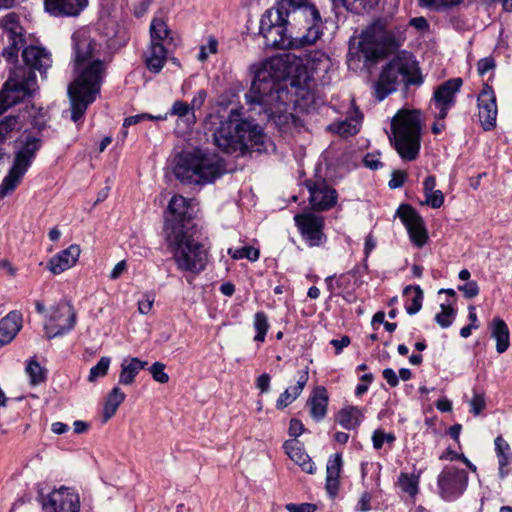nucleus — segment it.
Segmentation results:
<instances>
[{"instance_id": "obj_29", "label": "nucleus", "mask_w": 512, "mask_h": 512, "mask_svg": "<svg viewBox=\"0 0 512 512\" xmlns=\"http://www.w3.org/2000/svg\"><path fill=\"white\" fill-rule=\"evenodd\" d=\"M491 337L496 341V351L499 354L507 351L510 345V332L506 322L496 317L489 324Z\"/></svg>"}, {"instance_id": "obj_57", "label": "nucleus", "mask_w": 512, "mask_h": 512, "mask_svg": "<svg viewBox=\"0 0 512 512\" xmlns=\"http://www.w3.org/2000/svg\"><path fill=\"white\" fill-rule=\"evenodd\" d=\"M485 406L486 402L484 394H475L473 398L470 400L471 412L474 415H479L485 408Z\"/></svg>"}, {"instance_id": "obj_13", "label": "nucleus", "mask_w": 512, "mask_h": 512, "mask_svg": "<svg viewBox=\"0 0 512 512\" xmlns=\"http://www.w3.org/2000/svg\"><path fill=\"white\" fill-rule=\"evenodd\" d=\"M76 311L69 302H59L50 309L44 324L46 337L52 339L71 331L76 324Z\"/></svg>"}, {"instance_id": "obj_34", "label": "nucleus", "mask_w": 512, "mask_h": 512, "mask_svg": "<svg viewBox=\"0 0 512 512\" xmlns=\"http://www.w3.org/2000/svg\"><path fill=\"white\" fill-rule=\"evenodd\" d=\"M335 7H343L347 11L361 14L378 6L380 0H331Z\"/></svg>"}, {"instance_id": "obj_35", "label": "nucleus", "mask_w": 512, "mask_h": 512, "mask_svg": "<svg viewBox=\"0 0 512 512\" xmlns=\"http://www.w3.org/2000/svg\"><path fill=\"white\" fill-rule=\"evenodd\" d=\"M125 393L119 387H114L108 394L103 408L104 421L109 420L117 411L118 407L125 400Z\"/></svg>"}, {"instance_id": "obj_16", "label": "nucleus", "mask_w": 512, "mask_h": 512, "mask_svg": "<svg viewBox=\"0 0 512 512\" xmlns=\"http://www.w3.org/2000/svg\"><path fill=\"white\" fill-rule=\"evenodd\" d=\"M294 221L301 235L310 246H319L325 241L323 217L312 213H303L296 214Z\"/></svg>"}, {"instance_id": "obj_17", "label": "nucleus", "mask_w": 512, "mask_h": 512, "mask_svg": "<svg viewBox=\"0 0 512 512\" xmlns=\"http://www.w3.org/2000/svg\"><path fill=\"white\" fill-rule=\"evenodd\" d=\"M397 215L405 225L413 244L419 248L424 246L428 240V233L422 217L416 210L410 205H401Z\"/></svg>"}, {"instance_id": "obj_55", "label": "nucleus", "mask_w": 512, "mask_h": 512, "mask_svg": "<svg viewBox=\"0 0 512 512\" xmlns=\"http://www.w3.org/2000/svg\"><path fill=\"white\" fill-rule=\"evenodd\" d=\"M190 112L192 113L189 104L183 101H175L172 105L170 114L178 117H185L189 115Z\"/></svg>"}, {"instance_id": "obj_54", "label": "nucleus", "mask_w": 512, "mask_h": 512, "mask_svg": "<svg viewBox=\"0 0 512 512\" xmlns=\"http://www.w3.org/2000/svg\"><path fill=\"white\" fill-rule=\"evenodd\" d=\"M155 296L151 293H146L143 295V298L138 301V311L141 314H148L154 304Z\"/></svg>"}, {"instance_id": "obj_21", "label": "nucleus", "mask_w": 512, "mask_h": 512, "mask_svg": "<svg viewBox=\"0 0 512 512\" xmlns=\"http://www.w3.org/2000/svg\"><path fill=\"white\" fill-rule=\"evenodd\" d=\"M89 0H44L45 11L54 17H77Z\"/></svg>"}, {"instance_id": "obj_45", "label": "nucleus", "mask_w": 512, "mask_h": 512, "mask_svg": "<svg viewBox=\"0 0 512 512\" xmlns=\"http://www.w3.org/2000/svg\"><path fill=\"white\" fill-rule=\"evenodd\" d=\"M32 385H38L45 380V373L40 364L36 361H30L26 367Z\"/></svg>"}, {"instance_id": "obj_1", "label": "nucleus", "mask_w": 512, "mask_h": 512, "mask_svg": "<svg viewBox=\"0 0 512 512\" xmlns=\"http://www.w3.org/2000/svg\"><path fill=\"white\" fill-rule=\"evenodd\" d=\"M266 46L280 49L313 45L323 34L320 12L310 0H277L261 18Z\"/></svg>"}, {"instance_id": "obj_3", "label": "nucleus", "mask_w": 512, "mask_h": 512, "mask_svg": "<svg viewBox=\"0 0 512 512\" xmlns=\"http://www.w3.org/2000/svg\"><path fill=\"white\" fill-rule=\"evenodd\" d=\"M291 56H275L266 60L255 72L251 88L246 94L247 102L260 107L267 119L287 120L284 112L287 111L289 92L281 80L290 74Z\"/></svg>"}, {"instance_id": "obj_12", "label": "nucleus", "mask_w": 512, "mask_h": 512, "mask_svg": "<svg viewBox=\"0 0 512 512\" xmlns=\"http://www.w3.org/2000/svg\"><path fill=\"white\" fill-rule=\"evenodd\" d=\"M468 472L465 469L448 465L437 477L438 494L444 501H455L468 486Z\"/></svg>"}, {"instance_id": "obj_37", "label": "nucleus", "mask_w": 512, "mask_h": 512, "mask_svg": "<svg viewBox=\"0 0 512 512\" xmlns=\"http://www.w3.org/2000/svg\"><path fill=\"white\" fill-rule=\"evenodd\" d=\"M23 121L19 116H7L0 121V142L12 136L23 128Z\"/></svg>"}, {"instance_id": "obj_8", "label": "nucleus", "mask_w": 512, "mask_h": 512, "mask_svg": "<svg viewBox=\"0 0 512 512\" xmlns=\"http://www.w3.org/2000/svg\"><path fill=\"white\" fill-rule=\"evenodd\" d=\"M421 115L418 110L402 109L392 118L390 142L405 161H414L421 147Z\"/></svg>"}, {"instance_id": "obj_38", "label": "nucleus", "mask_w": 512, "mask_h": 512, "mask_svg": "<svg viewBox=\"0 0 512 512\" xmlns=\"http://www.w3.org/2000/svg\"><path fill=\"white\" fill-rule=\"evenodd\" d=\"M403 294L405 296L413 294V296L411 297V303L409 305H406V312L409 315H414L417 312H419L422 308L423 301V291L420 288V286H406L404 288Z\"/></svg>"}, {"instance_id": "obj_28", "label": "nucleus", "mask_w": 512, "mask_h": 512, "mask_svg": "<svg viewBox=\"0 0 512 512\" xmlns=\"http://www.w3.org/2000/svg\"><path fill=\"white\" fill-rule=\"evenodd\" d=\"M342 455L336 453L328 459L326 466V490L334 497L339 488V476L342 467Z\"/></svg>"}, {"instance_id": "obj_5", "label": "nucleus", "mask_w": 512, "mask_h": 512, "mask_svg": "<svg viewBox=\"0 0 512 512\" xmlns=\"http://www.w3.org/2000/svg\"><path fill=\"white\" fill-rule=\"evenodd\" d=\"M405 40V29L389 18L375 19L362 32L357 51L350 48L347 54V65L357 69L360 54L365 61L375 62L396 51Z\"/></svg>"}, {"instance_id": "obj_59", "label": "nucleus", "mask_w": 512, "mask_h": 512, "mask_svg": "<svg viewBox=\"0 0 512 512\" xmlns=\"http://www.w3.org/2000/svg\"><path fill=\"white\" fill-rule=\"evenodd\" d=\"M495 67L494 59L491 57H486L483 59H480L477 63V71L479 75H484L491 69Z\"/></svg>"}, {"instance_id": "obj_27", "label": "nucleus", "mask_w": 512, "mask_h": 512, "mask_svg": "<svg viewBox=\"0 0 512 512\" xmlns=\"http://www.w3.org/2000/svg\"><path fill=\"white\" fill-rule=\"evenodd\" d=\"M284 448L289 458L299 465L304 472L313 473L314 463L296 439L286 441Z\"/></svg>"}, {"instance_id": "obj_47", "label": "nucleus", "mask_w": 512, "mask_h": 512, "mask_svg": "<svg viewBox=\"0 0 512 512\" xmlns=\"http://www.w3.org/2000/svg\"><path fill=\"white\" fill-rule=\"evenodd\" d=\"M149 371L155 381L161 384H165L169 381V376L165 372V364L155 362L150 366Z\"/></svg>"}, {"instance_id": "obj_49", "label": "nucleus", "mask_w": 512, "mask_h": 512, "mask_svg": "<svg viewBox=\"0 0 512 512\" xmlns=\"http://www.w3.org/2000/svg\"><path fill=\"white\" fill-rule=\"evenodd\" d=\"M165 119H166V116H162V115L153 116L148 113H142V114H137V115L125 118L123 127L126 128L131 125H135L143 120H165Z\"/></svg>"}, {"instance_id": "obj_33", "label": "nucleus", "mask_w": 512, "mask_h": 512, "mask_svg": "<svg viewBox=\"0 0 512 512\" xmlns=\"http://www.w3.org/2000/svg\"><path fill=\"white\" fill-rule=\"evenodd\" d=\"M436 179L434 176H428L423 183V192L425 195V204L433 209L440 208L444 203V194L435 189Z\"/></svg>"}, {"instance_id": "obj_19", "label": "nucleus", "mask_w": 512, "mask_h": 512, "mask_svg": "<svg viewBox=\"0 0 512 512\" xmlns=\"http://www.w3.org/2000/svg\"><path fill=\"white\" fill-rule=\"evenodd\" d=\"M44 512H79V495L68 487L52 491L43 504Z\"/></svg>"}, {"instance_id": "obj_10", "label": "nucleus", "mask_w": 512, "mask_h": 512, "mask_svg": "<svg viewBox=\"0 0 512 512\" xmlns=\"http://www.w3.org/2000/svg\"><path fill=\"white\" fill-rule=\"evenodd\" d=\"M42 146V140L28 135L21 142L15 152L13 165L0 184V199L11 194L20 184L22 178L32 165L37 152Z\"/></svg>"}, {"instance_id": "obj_11", "label": "nucleus", "mask_w": 512, "mask_h": 512, "mask_svg": "<svg viewBox=\"0 0 512 512\" xmlns=\"http://www.w3.org/2000/svg\"><path fill=\"white\" fill-rule=\"evenodd\" d=\"M213 119L212 124L216 125L213 131L214 144L226 153L242 150V133L247 124L240 123V113L232 109L227 118L215 116Z\"/></svg>"}, {"instance_id": "obj_39", "label": "nucleus", "mask_w": 512, "mask_h": 512, "mask_svg": "<svg viewBox=\"0 0 512 512\" xmlns=\"http://www.w3.org/2000/svg\"><path fill=\"white\" fill-rule=\"evenodd\" d=\"M398 485L403 492L407 493L411 497H415L418 493L419 478L407 473H400L398 477Z\"/></svg>"}, {"instance_id": "obj_36", "label": "nucleus", "mask_w": 512, "mask_h": 512, "mask_svg": "<svg viewBox=\"0 0 512 512\" xmlns=\"http://www.w3.org/2000/svg\"><path fill=\"white\" fill-rule=\"evenodd\" d=\"M240 123L247 124V128L243 130L242 149L249 145H258L263 143V133L258 125H252L250 122L241 120Z\"/></svg>"}, {"instance_id": "obj_23", "label": "nucleus", "mask_w": 512, "mask_h": 512, "mask_svg": "<svg viewBox=\"0 0 512 512\" xmlns=\"http://www.w3.org/2000/svg\"><path fill=\"white\" fill-rule=\"evenodd\" d=\"M168 211L171 215H173L175 221L178 223H170L169 221L166 224H169L170 227L173 225H179V223H183L187 220L192 219L193 217V207L188 199L181 195H174L168 205ZM167 225H165L166 227Z\"/></svg>"}, {"instance_id": "obj_40", "label": "nucleus", "mask_w": 512, "mask_h": 512, "mask_svg": "<svg viewBox=\"0 0 512 512\" xmlns=\"http://www.w3.org/2000/svg\"><path fill=\"white\" fill-rule=\"evenodd\" d=\"M253 326L257 332L254 340L261 343L264 342L269 329L268 318L264 312L259 311L254 315Z\"/></svg>"}, {"instance_id": "obj_7", "label": "nucleus", "mask_w": 512, "mask_h": 512, "mask_svg": "<svg viewBox=\"0 0 512 512\" xmlns=\"http://www.w3.org/2000/svg\"><path fill=\"white\" fill-rule=\"evenodd\" d=\"M422 77L413 55L402 51L386 63L374 83V95L379 101L395 92L400 84L419 85Z\"/></svg>"}, {"instance_id": "obj_31", "label": "nucleus", "mask_w": 512, "mask_h": 512, "mask_svg": "<svg viewBox=\"0 0 512 512\" xmlns=\"http://www.w3.org/2000/svg\"><path fill=\"white\" fill-rule=\"evenodd\" d=\"M147 361H142L137 357L125 359L121 363V371L119 375V384L131 385L135 381L136 375L147 366Z\"/></svg>"}, {"instance_id": "obj_61", "label": "nucleus", "mask_w": 512, "mask_h": 512, "mask_svg": "<svg viewBox=\"0 0 512 512\" xmlns=\"http://www.w3.org/2000/svg\"><path fill=\"white\" fill-rule=\"evenodd\" d=\"M364 165L371 170H377L382 167V162L377 154L368 153L363 159Z\"/></svg>"}, {"instance_id": "obj_51", "label": "nucleus", "mask_w": 512, "mask_h": 512, "mask_svg": "<svg viewBox=\"0 0 512 512\" xmlns=\"http://www.w3.org/2000/svg\"><path fill=\"white\" fill-rule=\"evenodd\" d=\"M298 99L296 100L297 104L299 106H303L304 108L308 109L311 105L315 104V96L314 94L304 88H301L297 92Z\"/></svg>"}, {"instance_id": "obj_26", "label": "nucleus", "mask_w": 512, "mask_h": 512, "mask_svg": "<svg viewBox=\"0 0 512 512\" xmlns=\"http://www.w3.org/2000/svg\"><path fill=\"white\" fill-rule=\"evenodd\" d=\"M309 379L308 368L301 370L297 373L296 385L287 388L276 401V407L278 409H284L295 401L302 393Z\"/></svg>"}, {"instance_id": "obj_53", "label": "nucleus", "mask_w": 512, "mask_h": 512, "mask_svg": "<svg viewBox=\"0 0 512 512\" xmlns=\"http://www.w3.org/2000/svg\"><path fill=\"white\" fill-rule=\"evenodd\" d=\"M424 5L435 9L450 8L460 4L463 0H420Z\"/></svg>"}, {"instance_id": "obj_56", "label": "nucleus", "mask_w": 512, "mask_h": 512, "mask_svg": "<svg viewBox=\"0 0 512 512\" xmlns=\"http://www.w3.org/2000/svg\"><path fill=\"white\" fill-rule=\"evenodd\" d=\"M497 458L499 463V476L500 478H504L510 471V466L512 465V454L502 455Z\"/></svg>"}, {"instance_id": "obj_15", "label": "nucleus", "mask_w": 512, "mask_h": 512, "mask_svg": "<svg viewBox=\"0 0 512 512\" xmlns=\"http://www.w3.org/2000/svg\"><path fill=\"white\" fill-rule=\"evenodd\" d=\"M463 84L461 78H452L439 85L433 94L431 106L438 111V117L446 118L448 111L456 103V95Z\"/></svg>"}, {"instance_id": "obj_43", "label": "nucleus", "mask_w": 512, "mask_h": 512, "mask_svg": "<svg viewBox=\"0 0 512 512\" xmlns=\"http://www.w3.org/2000/svg\"><path fill=\"white\" fill-rule=\"evenodd\" d=\"M228 254L236 260L247 258L250 261H256L259 259L260 252L251 246H244L236 249H228Z\"/></svg>"}, {"instance_id": "obj_6", "label": "nucleus", "mask_w": 512, "mask_h": 512, "mask_svg": "<svg viewBox=\"0 0 512 512\" xmlns=\"http://www.w3.org/2000/svg\"><path fill=\"white\" fill-rule=\"evenodd\" d=\"M226 171L224 160L216 154L200 149L183 152L175 158L173 172L185 184L205 185L213 183Z\"/></svg>"}, {"instance_id": "obj_50", "label": "nucleus", "mask_w": 512, "mask_h": 512, "mask_svg": "<svg viewBox=\"0 0 512 512\" xmlns=\"http://www.w3.org/2000/svg\"><path fill=\"white\" fill-rule=\"evenodd\" d=\"M152 0H126L127 6L133 10L137 17L144 15Z\"/></svg>"}, {"instance_id": "obj_30", "label": "nucleus", "mask_w": 512, "mask_h": 512, "mask_svg": "<svg viewBox=\"0 0 512 512\" xmlns=\"http://www.w3.org/2000/svg\"><path fill=\"white\" fill-rule=\"evenodd\" d=\"M310 415L315 421H321L327 413L328 395L324 387H317L307 401Z\"/></svg>"}, {"instance_id": "obj_60", "label": "nucleus", "mask_w": 512, "mask_h": 512, "mask_svg": "<svg viewBox=\"0 0 512 512\" xmlns=\"http://www.w3.org/2000/svg\"><path fill=\"white\" fill-rule=\"evenodd\" d=\"M495 451H496L497 457H500L502 455L512 454L510 452L509 444L501 436H498L495 439Z\"/></svg>"}, {"instance_id": "obj_63", "label": "nucleus", "mask_w": 512, "mask_h": 512, "mask_svg": "<svg viewBox=\"0 0 512 512\" xmlns=\"http://www.w3.org/2000/svg\"><path fill=\"white\" fill-rule=\"evenodd\" d=\"M382 376L391 387H396L399 384V378L392 368H385Z\"/></svg>"}, {"instance_id": "obj_25", "label": "nucleus", "mask_w": 512, "mask_h": 512, "mask_svg": "<svg viewBox=\"0 0 512 512\" xmlns=\"http://www.w3.org/2000/svg\"><path fill=\"white\" fill-rule=\"evenodd\" d=\"M167 60V51L162 43L151 42L148 50L144 54V61L147 69L157 74L159 73Z\"/></svg>"}, {"instance_id": "obj_4", "label": "nucleus", "mask_w": 512, "mask_h": 512, "mask_svg": "<svg viewBox=\"0 0 512 512\" xmlns=\"http://www.w3.org/2000/svg\"><path fill=\"white\" fill-rule=\"evenodd\" d=\"M22 59L25 65L14 67L0 90V113L32 97L39 89L34 70L44 75L53 63L47 49L34 45L23 49Z\"/></svg>"}, {"instance_id": "obj_52", "label": "nucleus", "mask_w": 512, "mask_h": 512, "mask_svg": "<svg viewBox=\"0 0 512 512\" xmlns=\"http://www.w3.org/2000/svg\"><path fill=\"white\" fill-rule=\"evenodd\" d=\"M458 290L461 291L467 299L475 298L480 291L476 281H468L465 284L458 286Z\"/></svg>"}, {"instance_id": "obj_44", "label": "nucleus", "mask_w": 512, "mask_h": 512, "mask_svg": "<svg viewBox=\"0 0 512 512\" xmlns=\"http://www.w3.org/2000/svg\"><path fill=\"white\" fill-rule=\"evenodd\" d=\"M110 363V357H101L98 363L90 369L88 381L95 382L98 378L104 377L108 373Z\"/></svg>"}, {"instance_id": "obj_46", "label": "nucleus", "mask_w": 512, "mask_h": 512, "mask_svg": "<svg viewBox=\"0 0 512 512\" xmlns=\"http://www.w3.org/2000/svg\"><path fill=\"white\" fill-rule=\"evenodd\" d=\"M454 309L450 305L441 304V312L436 314L435 321L442 328H448L453 321Z\"/></svg>"}, {"instance_id": "obj_62", "label": "nucleus", "mask_w": 512, "mask_h": 512, "mask_svg": "<svg viewBox=\"0 0 512 512\" xmlns=\"http://www.w3.org/2000/svg\"><path fill=\"white\" fill-rule=\"evenodd\" d=\"M206 96H207V93L205 90H199L197 92V94L193 97V99L191 100V103L189 104L192 112L196 109L201 108V106L205 102ZM192 116L194 117L193 113H192Z\"/></svg>"}, {"instance_id": "obj_14", "label": "nucleus", "mask_w": 512, "mask_h": 512, "mask_svg": "<svg viewBox=\"0 0 512 512\" xmlns=\"http://www.w3.org/2000/svg\"><path fill=\"white\" fill-rule=\"evenodd\" d=\"M0 28L7 35L10 44L4 48L3 56L13 61L17 59L19 50L23 47L25 39L23 27L20 24V17L14 12H10L0 18Z\"/></svg>"}, {"instance_id": "obj_24", "label": "nucleus", "mask_w": 512, "mask_h": 512, "mask_svg": "<svg viewBox=\"0 0 512 512\" xmlns=\"http://www.w3.org/2000/svg\"><path fill=\"white\" fill-rule=\"evenodd\" d=\"M22 327V316L16 311L0 320V347L10 343Z\"/></svg>"}, {"instance_id": "obj_32", "label": "nucleus", "mask_w": 512, "mask_h": 512, "mask_svg": "<svg viewBox=\"0 0 512 512\" xmlns=\"http://www.w3.org/2000/svg\"><path fill=\"white\" fill-rule=\"evenodd\" d=\"M364 418L363 412L356 406L342 408L336 415V422L347 430L356 429Z\"/></svg>"}, {"instance_id": "obj_9", "label": "nucleus", "mask_w": 512, "mask_h": 512, "mask_svg": "<svg viewBox=\"0 0 512 512\" xmlns=\"http://www.w3.org/2000/svg\"><path fill=\"white\" fill-rule=\"evenodd\" d=\"M166 240L173 253L176 266L181 271L198 274L205 269L208 255L204 246L184 231V226L167 224Z\"/></svg>"}, {"instance_id": "obj_22", "label": "nucleus", "mask_w": 512, "mask_h": 512, "mask_svg": "<svg viewBox=\"0 0 512 512\" xmlns=\"http://www.w3.org/2000/svg\"><path fill=\"white\" fill-rule=\"evenodd\" d=\"M80 253V246L72 244L68 248L54 255L49 260L47 268L54 275L61 274L62 272L72 268L77 263Z\"/></svg>"}, {"instance_id": "obj_41", "label": "nucleus", "mask_w": 512, "mask_h": 512, "mask_svg": "<svg viewBox=\"0 0 512 512\" xmlns=\"http://www.w3.org/2000/svg\"><path fill=\"white\" fill-rule=\"evenodd\" d=\"M168 34V26L162 19L155 18L152 20L150 26L151 42L161 43L168 36Z\"/></svg>"}, {"instance_id": "obj_48", "label": "nucleus", "mask_w": 512, "mask_h": 512, "mask_svg": "<svg viewBox=\"0 0 512 512\" xmlns=\"http://www.w3.org/2000/svg\"><path fill=\"white\" fill-rule=\"evenodd\" d=\"M218 41L216 38L210 36L208 38V42L206 45H202L200 47V52L198 54V59L200 61H205L210 54L217 53Z\"/></svg>"}, {"instance_id": "obj_2", "label": "nucleus", "mask_w": 512, "mask_h": 512, "mask_svg": "<svg viewBox=\"0 0 512 512\" xmlns=\"http://www.w3.org/2000/svg\"><path fill=\"white\" fill-rule=\"evenodd\" d=\"M74 50L75 80L68 87L71 102V118L77 122L95 101L100 92L105 65L95 58L96 42L85 31L72 36Z\"/></svg>"}, {"instance_id": "obj_20", "label": "nucleus", "mask_w": 512, "mask_h": 512, "mask_svg": "<svg viewBox=\"0 0 512 512\" xmlns=\"http://www.w3.org/2000/svg\"><path fill=\"white\" fill-rule=\"evenodd\" d=\"M305 185L309 191V201L313 209L325 211L332 208L337 201V192L325 181L307 180Z\"/></svg>"}, {"instance_id": "obj_18", "label": "nucleus", "mask_w": 512, "mask_h": 512, "mask_svg": "<svg viewBox=\"0 0 512 512\" xmlns=\"http://www.w3.org/2000/svg\"><path fill=\"white\" fill-rule=\"evenodd\" d=\"M478 118L485 131H491L496 127L498 114L496 96L493 88L485 84L477 97Z\"/></svg>"}, {"instance_id": "obj_64", "label": "nucleus", "mask_w": 512, "mask_h": 512, "mask_svg": "<svg viewBox=\"0 0 512 512\" xmlns=\"http://www.w3.org/2000/svg\"><path fill=\"white\" fill-rule=\"evenodd\" d=\"M270 375L267 374V373H264L262 375H260L257 379H256V387L262 392V393H265V392H268L269 388H270Z\"/></svg>"}, {"instance_id": "obj_42", "label": "nucleus", "mask_w": 512, "mask_h": 512, "mask_svg": "<svg viewBox=\"0 0 512 512\" xmlns=\"http://www.w3.org/2000/svg\"><path fill=\"white\" fill-rule=\"evenodd\" d=\"M331 128L340 136L348 137L359 131V121L356 119L345 120L332 125Z\"/></svg>"}, {"instance_id": "obj_58", "label": "nucleus", "mask_w": 512, "mask_h": 512, "mask_svg": "<svg viewBox=\"0 0 512 512\" xmlns=\"http://www.w3.org/2000/svg\"><path fill=\"white\" fill-rule=\"evenodd\" d=\"M405 180L406 173L403 171L396 170L392 172L391 179L388 185L391 189L400 188L405 183Z\"/></svg>"}]
</instances>
